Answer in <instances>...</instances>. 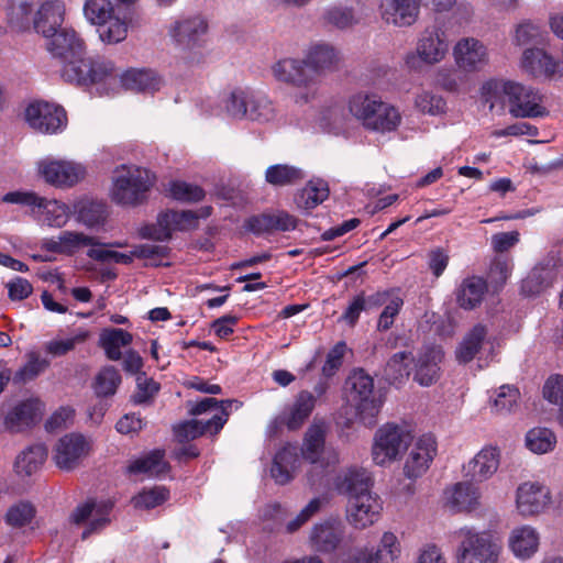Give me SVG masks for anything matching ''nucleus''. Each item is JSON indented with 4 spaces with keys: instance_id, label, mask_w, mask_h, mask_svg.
<instances>
[{
    "instance_id": "nucleus-1",
    "label": "nucleus",
    "mask_w": 563,
    "mask_h": 563,
    "mask_svg": "<svg viewBox=\"0 0 563 563\" xmlns=\"http://www.w3.org/2000/svg\"><path fill=\"white\" fill-rule=\"evenodd\" d=\"M45 47L59 60L60 76L67 82L88 86L104 80L114 71L112 62L86 56V44L73 29L66 27L46 38Z\"/></svg>"
},
{
    "instance_id": "nucleus-2",
    "label": "nucleus",
    "mask_w": 563,
    "mask_h": 563,
    "mask_svg": "<svg viewBox=\"0 0 563 563\" xmlns=\"http://www.w3.org/2000/svg\"><path fill=\"white\" fill-rule=\"evenodd\" d=\"M334 489L347 497L346 520L355 529L373 526L383 509L379 498L371 490V478L364 468L351 467L338 473Z\"/></svg>"
},
{
    "instance_id": "nucleus-3",
    "label": "nucleus",
    "mask_w": 563,
    "mask_h": 563,
    "mask_svg": "<svg viewBox=\"0 0 563 563\" xmlns=\"http://www.w3.org/2000/svg\"><path fill=\"white\" fill-rule=\"evenodd\" d=\"M65 14L63 0H11L7 9L8 23L13 30H33L45 40L65 29Z\"/></svg>"
},
{
    "instance_id": "nucleus-4",
    "label": "nucleus",
    "mask_w": 563,
    "mask_h": 563,
    "mask_svg": "<svg viewBox=\"0 0 563 563\" xmlns=\"http://www.w3.org/2000/svg\"><path fill=\"white\" fill-rule=\"evenodd\" d=\"M482 90L485 101L490 102V108L503 99L514 118L534 119L549 114V110L543 106V95L530 86L495 79L484 84Z\"/></svg>"
},
{
    "instance_id": "nucleus-5",
    "label": "nucleus",
    "mask_w": 563,
    "mask_h": 563,
    "mask_svg": "<svg viewBox=\"0 0 563 563\" xmlns=\"http://www.w3.org/2000/svg\"><path fill=\"white\" fill-rule=\"evenodd\" d=\"M325 424L314 422L303 437L301 457L311 464L307 478L312 488L322 486L330 470L340 462L339 452L332 446H325Z\"/></svg>"
},
{
    "instance_id": "nucleus-6",
    "label": "nucleus",
    "mask_w": 563,
    "mask_h": 563,
    "mask_svg": "<svg viewBox=\"0 0 563 563\" xmlns=\"http://www.w3.org/2000/svg\"><path fill=\"white\" fill-rule=\"evenodd\" d=\"M350 113L367 130L390 132L400 124L399 111L374 93H356L349 101Z\"/></svg>"
},
{
    "instance_id": "nucleus-7",
    "label": "nucleus",
    "mask_w": 563,
    "mask_h": 563,
    "mask_svg": "<svg viewBox=\"0 0 563 563\" xmlns=\"http://www.w3.org/2000/svg\"><path fill=\"white\" fill-rule=\"evenodd\" d=\"M455 537L459 539L457 563H498L503 545L492 533L463 527Z\"/></svg>"
},
{
    "instance_id": "nucleus-8",
    "label": "nucleus",
    "mask_w": 563,
    "mask_h": 563,
    "mask_svg": "<svg viewBox=\"0 0 563 563\" xmlns=\"http://www.w3.org/2000/svg\"><path fill=\"white\" fill-rule=\"evenodd\" d=\"M152 185L146 169L122 166L113 177L112 200L122 207H136L147 198Z\"/></svg>"
},
{
    "instance_id": "nucleus-9",
    "label": "nucleus",
    "mask_w": 563,
    "mask_h": 563,
    "mask_svg": "<svg viewBox=\"0 0 563 563\" xmlns=\"http://www.w3.org/2000/svg\"><path fill=\"white\" fill-rule=\"evenodd\" d=\"M276 80L294 86L298 91L294 100L298 104H305L317 96V80L311 74L306 59L284 58L272 67Z\"/></svg>"
},
{
    "instance_id": "nucleus-10",
    "label": "nucleus",
    "mask_w": 563,
    "mask_h": 563,
    "mask_svg": "<svg viewBox=\"0 0 563 563\" xmlns=\"http://www.w3.org/2000/svg\"><path fill=\"white\" fill-rule=\"evenodd\" d=\"M412 434L402 426L386 423L374 435L372 459L378 466H387L397 461L408 449Z\"/></svg>"
},
{
    "instance_id": "nucleus-11",
    "label": "nucleus",
    "mask_w": 563,
    "mask_h": 563,
    "mask_svg": "<svg viewBox=\"0 0 563 563\" xmlns=\"http://www.w3.org/2000/svg\"><path fill=\"white\" fill-rule=\"evenodd\" d=\"M346 385L349 399L354 404L361 420L372 424L383 405L382 395L374 389L373 377L364 369H355L349 376Z\"/></svg>"
},
{
    "instance_id": "nucleus-12",
    "label": "nucleus",
    "mask_w": 563,
    "mask_h": 563,
    "mask_svg": "<svg viewBox=\"0 0 563 563\" xmlns=\"http://www.w3.org/2000/svg\"><path fill=\"white\" fill-rule=\"evenodd\" d=\"M37 170L47 184L58 188L73 187L86 176V168L81 164L51 157L40 161Z\"/></svg>"
},
{
    "instance_id": "nucleus-13",
    "label": "nucleus",
    "mask_w": 563,
    "mask_h": 563,
    "mask_svg": "<svg viewBox=\"0 0 563 563\" xmlns=\"http://www.w3.org/2000/svg\"><path fill=\"white\" fill-rule=\"evenodd\" d=\"M25 121L37 132L53 134L66 126L67 115L59 106L46 101H34L25 109Z\"/></svg>"
},
{
    "instance_id": "nucleus-14",
    "label": "nucleus",
    "mask_w": 563,
    "mask_h": 563,
    "mask_svg": "<svg viewBox=\"0 0 563 563\" xmlns=\"http://www.w3.org/2000/svg\"><path fill=\"white\" fill-rule=\"evenodd\" d=\"M208 29V21L201 14L185 15L169 25L168 35L177 46L191 49L201 45Z\"/></svg>"
},
{
    "instance_id": "nucleus-15",
    "label": "nucleus",
    "mask_w": 563,
    "mask_h": 563,
    "mask_svg": "<svg viewBox=\"0 0 563 563\" xmlns=\"http://www.w3.org/2000/svg\"><path fill=\"white\" fill-rule=\"evenodd\" d=\"M240 406L241 404L238 400H222L221 413L214 415L207 421L192 419L179 423L174 428L175 437L179 442H186L206 432L217 433L223 428L232 408L235 407L238 409Z\"/></svg>"
},
{
    "instance_id": "nucleus-16",
    "label": "nucleus",
    "mask_w": 563,
    "mask_h": 563,
    "mask_svg": "<svg viewBox=\"0 0 563 563\" xmlns=\"http://www.w3.org/2000/svg\"><path fill=\"white\" fill-rule=\"evenodd\" d=\"M113 507L111 501L97 503L93 499L78 505L69 516V521L75 525L87 522L81 539L86 540L90 534L97 533L110 522L109 514Z\"/></svg>"
},
{
    "instance_id": "nucleus-17",
    "label": "nucleus",
    "mask_w": 563,
    "mask_h": 563,
    "mask_svg": "<svg viewBox=\"0 0 563 563\" xmlns=\"http://www.w3.org/2000/svg\"><path fill=\"white\" fill-rule=\"evenodd\" d=\"M90 443L79 433H69L62 437L53 450V461L64 471L76 468L89 454Z\"/></svg>"
},
{
    "instance_id": "nucleus-18",
    "label": "nucleus",
    "mask_w": 563,
    "mask_h": 563,
    "mask_svg": "<svg viewBox=\"0 0 563 563\" xmlns=\"http://www.w3.org/2000/svg\"><path fill=\"white\" fill-rule=\"evenodd\" d=\"M437 455V441L431 434L421 435L410 449L404 465V474L410 479L422 476Z\"/></svg>"
},
{
    "instance_id": "nucleus-19",
    "label": "nucleus",
    "mask_w": 563,
    "mask_h": 563,
    "mask_svg": "<svg viewBox=\"0 0 563 563\" xmlns=\"http://www.w3.org/2000/svg\"><path fill=\"white\" fill-rule=\"evenodd\" d=\"M345 536V526L339 519H329L312 527L309 534L310 548L319 553L334 552Z\"/></svg>"
},
{
    "instance_id": "nucleus-20",
    "label": "nucleus",
    "mask_w": 563,
    "mask_h": 563,
    "mask_svg": "<svg viewBox=\"0 0 563 563\" xmlns=\"http://www.w3.org/2000/svg\"><path fill=\"white\" fill-rule=\"evenodd\" d=\"M550 503V489L540 483L526 482L517 488L516 505L523 517L543 512Z\"/></svg>"
},
{
    "instance_id": "nucleus-21",
    "label": "nucleus",
    "mask_w": 563,
    "mask_h": 563,
    "mask_svg": "<svg viewBox=\"0 0 563 563\" xmlns=\"http://www.w3.org/2000/svg\"><path fill=\"white\" fill-rule=\"evenodd\" d=\"M482 493L473 482H459L444 490L445 506L454 512H470L481 505Z\"/></svg>"
},
{
    "instance_id": "nucleus-22",
    "label": "nucleus",
    "mask_w": 563,
    "mask_h": 563,
    "mask_svg": "<svg viewBox=\"0 0 563 563\" xmlns=\"http://www.w3.org/2000/svg\"><path fill=\"white\" fill-rule=\"evenodd\" d=\"M421 0H383L382 18L387 24L407 27L415 24L419 18Z\"/></svg>"
},
{
    "instance_id": "nucleus-23",
    "label": "nucleus",
    "mask_w": 563,
    "mask_h": 563,
    "mask_svg": "<svg viewBox=\"0 0 563 563\" xmlns=\"http://www.w3.org/2000/svg\"><path fill=\"white\" fill-rule=\"evenodd\" d=\"M453 55L457 66L466 71H477L488 64L486 46L474 37L460 40L454 48Z\"/></svg>"
},
{
    "instance_id": "nucleus-24",
    "label": "nucleus",
    "mask_w": 563,
    "mask_h": 563,
    "mask_svg": "<svg viewBox=\"0 0 563 563\" xmlns=\"http://www.w3.org/2000/svg\"><path fill=\"white\" fill-rule=\"evenodd\" d=\"M44 406L37 398L16 404L4 417V427L10 432H21L35 424L43 415Z\"/></svg>"
},
{
    "instance_id": "nucleus-25",
    "label": "nucleus",
    "mask_w": 563,
    "mask_h": 563,
    "mask_svg": "<svg viewBox=\"0 0 563 563\" xmlns=\"http://www.w3.org/2000/svg\"><path fill=\"white\" fill-rule=\"evenodd\" d=\"M449 51L445 33L440 29H427L417 43V54L427 64L441 62Z\"/></svg>"
},
{
    "instance_id": "nucleus-26",
    "label": "nucleus",
    "mask_w": 563,
    "mask_h": 563,
    "mask_svg": "<svg viewBox=\"0 0 563 563\" xmlns=\"http://www.w3.org/2000/svg\"><path fill=\"white\" fill-rule=\"evenodd\" d=\"M305 59L311 74L317 78L321 73L335 69L341 56L340 52L332 44L318 42L309 47Z\"/></svg>"
},
{
    "instance_id": "nucleus-27",
    "label": "nucleus",
    "mask_w": 563,
    "mask_h": 563,
    "mask_svg": "<svg viewBox=\"0 0 563 563\" xmlns=\"http://www.w3.org/2000/svg\"><path fill=\"white\" fill-rule=\"evenodd\" d=\"M499 463V450L485 446L465 466L466 475L474 482H485L497 472Z\"/></svg>"
},
{
    "instance_id": "nucleus-28",
    "label": "nucleus",
    "mask_w": 563,
    "mask_h": 563,
    "mask_svg": "<svg viewBox=\"0 0 563 563\" xmlns=\"http://www.w3.org/2000/svg\"><path fill=\"white\" fill-rule=\"evenodd\" d=\"M402 305L404 299L396 291H378L367 298L368 309L384 307L377 322V329L380 331L391 328Z\"/></svg>"
},
{
    "instance_id": "nucleus-29",
    "label": "nucleus",
    "mask_w": 563,
    "mask_h": 563,
    "mask_svg": "<svg viewBox=\"0 0 563 563\" xmlns=\"http://www.w3.org/2000/svg\"><path fill=\"white\" fill-rule=\"evenodd\" d=\"M299 467L300 456L298 448L288 443L276 453L271 474L277 484L285 485L294 478Z\"/></svg>"
},
{
    "instance_id": "nucleus-30",
    "label": "nucleus",
    "mask_w": 563,
    "mask_h": 563,
    "mask_svg": "<svg viewBox=\"0 0 563 563\" xmlns=\"http://www.w3.org/2000/svg\"><path fill=\"white\" fill-rule=\"evenodd\" d=\"M244 231L261 234L272 230L289 231L296 228V219L290 213H256L244 222Z\"/></svg>"
},
{
    "instance_id": "nucleus-31",
    "label": "nucleus",
    "mask_w": 563,
    "mask_h": 563,
    "mask_svg": "<svg viewBox=\"0 0 563 563\" xmlns=\"http://www.w3.org/2000/svg\"><path fill=\"white\" fill-rule=\"evenodd\" d=\"M443 351L439 346L427 347L416 363L415 380L421 386H431L440 377Z\"/></svg>"
},
{
    "instance_id": "nucleus-32",
    "label": "nucleus",
    "mask_w": 563,
    "mask_h": 563,
    "mask_svg": "<svg viewBox=\"0 0 563 563\" xmlns=\"http://www.w3.org/2000/svg\"><path fill=\"white\" fill-rule=\"evenodd\" d=\"M540 534L536 528L525 525L511 530L508 545L518 559H530L539 549Z\"/></svg>"
},
{
    "instance_id": "nucleus-33",
    "label": "nucleus",
    "mask_w": 563,
    "mask_h": 563,
    "mask_svg": "<svg viewBox=\"0 0 563 563\" xmlns=\"http://www.w3.org/2000/svg\"><path fill=\"white\" fill-rule=\"evenodd\" d=\"M521 66L536 78H552L559 73L560 64L543 49L527 48L522 54Z\"/></svg>"
},
{
    "instance_id": "nucleus-34",
    "label": "nucleus",
    "mask_w": 563,
    "mask_h": 563,
    "mask_svg": "<svg viewBox=\"0 0 563 563\" xmlns=\"http://www.w3.org/2000/svg\"><path fill=\"white\" fill-rule=\"evenodd\" d=\"M556 277L555 264L552 261L536 265L521 283V291L526 296H534L550 287Z\"/></svg>"
},
{
    "instance_id": "nucleus-35",
    "label": "nucleus",
    "mask_w": 563,
    "mask_h": 563,
    "mask_svg": "<svg viewBox=\"0 0 563 563\" xmlns=\"http://www.w3.org/2000/svg\"><path fill=\"white\" fill-rule=\"evenodd\" d=\"M0 200L5 203H14L32 209L37 208L45 211H66L67 209L60 201L38 196L33 191H11L1 196Z\"/></svg>"
},
{
    "instance_id": "nucleus-36",
    "label": "nucleus",
    "mask_w": 563,
    "mask_h": 563,
    "mask_svg": "<svg viewBox=\"0 0 563 563\" xmlns=\"http://www.w3.org/2000/svg\"><path fill=\"white\" fill-rule=\"evenodd\" d=\"M520 398L519 389L506 384L490 391L488 406L494 415L508 416L519 407Z\"/></svg>"
},
{
    "instance_id": "nucleus-37",
    "label": "nucleus",
    "mask_w": 563,
    "mask_h": 563,
    "mask_svg": "<svg viewBox=\"0 0 563 563\" xmlns=\"http://www.w3.org/2000/svg\"><path fill=\"white\" fill-rule=\"evenodd\" d=\"M265 181L274 188L295 186L306 178L302 168L289 164H274L265 170Z\"/></svg>"
},
{
    "instance_id": "nucleus-38",
    "label": "nucleus",
    "mask_w": 563,
    "mask_h": 563,
    "mask_svg": "<svg viewBox=\"0 0 563 563\" xmlns=\"http://www.w3.org/2000/svg\"><path fill=\"white\" fill-rule=\"evenodd\" d=\"M132 341L133 335L119 328L104 329L99 336V345L111 361L121 360L123 356L121 349L129 346Z\"/></svg>"
},
{
    "instance_id": "nucleus-39",
    "label": "nucleus",
    "mask_w": 563,
    "mask_h": 563,
    "mask_svg": "<svg viewBox=\"0 0 563 563\" xmlns=\"http://www.w3.org/2000/svg\"><path fill=\"white\" fill-rule=\"evenodd\" d=\"M329 194V185L325 180L311 179L295 195V203L298 208L314 209L328 199Z\"/></svg>"
},
{
    "instance_id": "nucleus-40",
    "label": "nucleus",
    "mask_w": 563,
    "mask_h": 563,
    "mask_svg": "<svg viewBox=\"0 0 563 563\" xmlns=\"http://www.w3.org/2000/svg\"><path fill=\"white\" fill-rule=\"evenodd\" d=\"M486 291L487 285L483 278L476 276L465 278L456 292L457 305L465 310L474 309L482 302Z\"/></svg>"
},
{
    "instance_id": "nucleus-41",
    "label": "nucleus",
    "mask_w": 563,
    "mask_h": 563,
    "mask_svg": "<svg viewBox=\"0 0 563 563\" xmlns=\"http://www.w3.org/2000/svg\"><path fill=\"white\" fill-rule=\"evenodd\" d=\"M316 406V397L308 390L300 391L291 406L285 410L288 420L287 429L297 430L309 418Z\"/></svg>"
},
{
    "instance_id": "nucleus-42",
    "label": "nucleus",
    "mask_w": 563,
    "mask_h": 563,
    "mask_svg": "<svg viewBox=\"0 0 563 563\" xmlns=\"http://www.w3.org/2000/svg\"><path fill=\"white\" fill-rule=\"evenodd\" d=\"M164 455L163 450H154L132 461L128 471L131 474H146L151 477L161 476L168 471V463L164 460Z\"/></svg>"
},
{
    "instance_id": "nucleus-43",
    "label": "nucleus",
    "mask_w": 563,
    "mask_h": 563,
    "mask_svg": "<svg viewBox=\"0 0 563 563\" xmlns=\"http://www.w3.org/2000/svg\"><path fill=\"white\" fill-rule=\"evenodd\" d=\"M122 85L130 90L152 92L159 89L161 79L150 69H131L121 76Z\"/></svg>"
},
{
    "instance_id": "nucleus-44",
    "label": "nucleus",
    "mask_w": 563,
    "mask_h": 563,
    "mask_svg": "<svg viewBox=\"0 0 563 563\" xmlns=\"http://www.w3.org/2000/svg\"><path fill=\"white\" fill-rule=\"evenodd\" d=\"M47 451L41 445H32L21 452L15 460L14 468L19 476L26 477L36 473L46 460Z\"/></svg>"
},
{
    "instance_id": "nucleus-45",
    "label": "nucleus",
    "mask_w": 563,
    "mask_h": 563,
    "mask_svg": "<svg viewBox=\"0 0 563 563\" xmlns=\"http://www.w3.org/2000/svg\"><path fill=\"white\" fill-rule=\"evenodd\" d=\"M486 335L487 330L483 324L474 325L455 351L457 361L460 363L471 362L479 351Z\"/></svg>"
},
{
    "instance_id": "nucleus-46",
    "label": "nucleus",
    "mask_w": 563,
    "mask_h": 563,
    "mask_svg": "<svg viewBox=\"0 0 563 563\" xmlns=\"http://www.w3.org/2000/svg\"><path fill=\"white\" fill-rule=\"evenodd\" d=\"M526 446L536 454H545L556 445L555 433L548 428H533L526 433Z\"/></svg>"
},
{
    "instance_id": "nucleus-47",
    "label": "nucleus",
    "mask_w": 563,
    "mask_h": 563,
    "mask_svg": "<svg viewBox=\"0 0 563 563\" xmlns=\"http://www.w3.org/2000/svg\"><path fill=\"white\" fill-rule=\"evenodd\" d=\"M412 361V354L408 351L395 353L387 362L384 369V377L390 384L401 383L409 376V363Z\"/></svg>"
},
{
    "instance_id": "nucleus-48",
    "label": "nucleus",
    "mask_w": 563,
    "mask_h": 563,
    "mask_svg": "<svg viewBox=\"0 0 563 563\" xmlns=\"http://www.w3.org/2000/svg\"><path fill=\"white\" fill-rule=\"evenodd\" d=\"M246 118L253 121L267 122L275 117V108L267 96L250 91Z\"/></svg>"
},
{
    "instance_id": "nucleus-49",
    "label": "nucleus",
    "mask_w": 563,
    "mask_h": 563,
    "mask_svg": "<svg viewBox=\"0 0 563 563\" xmlns=\"http://www.w3.org/2000/svg\"><path fill=\"white\" fill-rule=\"evenodd\" d=\"M372 555L375 563H396L401 555V544L397 536L390 531L384 532Z\"/></svg>"
},
{
    "instance_id": "nucleus-50",
    "label": "nucleus",
    "mask_w": 563,
    "mask_h": 563,
    "mask_svg": "<svg viewBox=\"0 0 563 563\" xmlns=\"http://www.w3.org/2000/svg\"><path fill=\"white\" fill-rule=\"evenodd\" d=\"M167 191L175 200L187 203L199 202L206 196V191L200 186L184 180L170 181Z\"/></svg>"
},
{
    "instance_id": "nucleus-51",
    "label": "nucleus",
    "mask_w": 563,
    "mask_h": 563,
    "mask_svg": "<svg viewBox=\"0 0 563 563\" xmlns=\"http://www.w3.org/2000/svg\"><path fill=\"white\" fill-rule=\"evenodd\" d=\"M98 33L103 43L117 44L125 40L128 35V23L113 15L98 25Z\"/></svg>"
},
{
    "instance_id": "nucleus-52",
    "label": "nucleus",
    "mask_w": 563,
    "mask_h": 563,
    "mask_svg": "<svg viewBox=\"0 0 563 563\" xmlns=\"http://www.w3.org/2000/svg\"><path fill=\"white\" fill-rule=\"evenodd\" d=\"M84 14L91 24L99 25L114 15V8L110 0H86Z\"/></svg>"
},
{
    "instance_id": "nucleus-53",
    "label": "nucleus",
    "mask_w": 563,
    "mask_h": 563,
    "mask_svg": "<svg viewBox=\"0 0 563 563\" xmlns=\"http://www.w3.org/2000/svg\"><path fill=\"white\" fill-rule=\"evenodd\" d=\"M121 376L113 366L102 368L95 379V391L98 396L107 397L117 391Z\"/></svg>"
},
{
    "instance_id": "nucleus-54",
    "label": "nucleus",
    "mask_w": 563,
    "mask_h": 563,
    "mask_svg": "<svg viewBox=\"0 0 563 563\" xmlns=\"http://www.w3.org/2000/svg\"><path fill=\"white\" fill-rule=\"evenodd\" d=\"M544 41L542 31L529 21L516 25L512 42L518 46L539 45Z\"/></svg>"
},
{
    "instance_id": "nucleus-55",
    "label": "nucleus",
    "mask_w": 563,
    "mask_h": 563,
    "mask_svg": "<svg viewBox=\"0 0 563 563\" xmlns=\"http://www.w3.org/2000/svg\"><path fill=\"white\" fill-rule=\"evenodd\" d=\"M172 232L169 219L164 213L159 214L156 223L145 224L139 229L140 238L158 242L168 241L172 238Z\"/></svg>"
},
{
    "instance_id": "nucleus-56",
    "label": "nucleus",
    "mask_w": 563,
    "mask_h": 563,
    "mask_svg": "<svg viewBox=\"0 0 563 563\" xmlns=\"http://www.w3.org/2000/svg\"><path fill=\"white\" fill-rule=\"evenodd\" d=\"M249 92L250 91L236 89L223 100V108L229 117L233 119L246 118Z\"/></svg>"
},
{
    "instance_id": "nucleus-57",
    "label": "nucleus",
    "mask_w": 563,
    "mask_h": 563,
    "mask_svg": "<svg viewBox=\"0 0 563 563\" xmlns=\"http://www.w3.org/2000/svg\"><path fill=\"white\" fill-rule=\"evenodd\" d=\"M167 498L168 490L164 486H156L144 489L132 501L135 508L152 509L165 503Z\"/></svg>"
},
{
    "instance_id": "nucleus-58",
    "label": "nucleus",
    "mask_w": 563,
    "mask_h": 563,
    "mask_svg": "<svg viewBox=\"0 0 563 563\" xmlns=\"http://www.w3.org/2000/svg\"><path fill=\"white\" fill-rule=\"evenodd\" d=\"M324 21L338 29L344 30L358 22L352 8L332 7L324 12Z\"/></svg>"
},
{
    "instance_id": "nucleus-59",
    "label": "nucleus",
    "mask_w": 563,
    "mask_h": 563,
    "mask_svg": "<svg viewBox=\"0 0 563 563\" xmlns=\"http://www.w3.org/2000/svg\"><path fill=\"white\" fill-rule=\"evenodd\" d=\"M63 252L73 253L75 250L85 245H101L95 238L84 233L64 231L58 236Z\"/></svg>"
},
{
    "instance_id": "nucleus-60",
    "label": "nucleus",
    "mask_w": 563,
    "mask_h": 563,
    "mask_svg": "<svg viewBox=\"0 0 563 563\" xmlns=\"http://www.w3.org/2000/svg\"><path fill=\"white\" fill-rule=\"evenodd\" d=\"M415 104L421 112L432 115L444 112L446 106L444 99L441 96L430 91H423L419 93L416 97Z\"/></svg>"
},
{
    "instance_id": "nucleus-61",
    "label": "nucleus",
    "mask_w": 563,
    "mask_h": 563,
    "mask_svg": "<svg viewBox=\"0 0 563 563\" xmlns=\"http://www.w3.org/2000/svg\"><path fill=\"white\" fill-rule=\"evenodd\" d=\"M34 515L35 510L31 504L20 503L8 510L5 520L12 527H22L31 522Z\"/></svg>"
},
{
    "instance_id": "nucleus-62",
    "label": "nucleus",
    "mask_w": 563,
    "mask_h": 563,
    "mask_svg": "<svg viewBox=\"0 0 563 563\" xmlns=\"http://www.w3.org/2000/svg\"><path fill=\"white\" fill-rule=\"evenodd\" d=\"M542 395L552 405H563V375L549 376L543 385Z\"/></svg>"
},
{
    "instance_id": "nucleus-63",
    "label": "nucleus",
    "mask_w": 563,
    "mask_h": 563,
    "mask_svg": "<svg viewBox=\"0 0 563 563\" xmlns=\"http://www.w3.org/2000/svg\"><path fill=\"white\" fill-rule=\"evenodd\" d=\"M48 366L49 362L46 358L41 357L36 352H31L27 354L26 364L20 369L18 375L23 380L33 379L42 372H44Z\"/></svg>"
},
{
    "instance_id": "nucleus-64",
    "label": "nucleus",
    "mask_w": 563,
    "mask_h": 563,
    "mask_svg": "<svg viewBox=\"0 0 563 563\" xmlns=\"http://www.w3.org/2000/svg\"><path fill=\"white\" fill-rule=\"evenodd\" d=\"M415 563H449L443 550L435 543H424L418 551Z\"/></svg>"
}]
</instances>
